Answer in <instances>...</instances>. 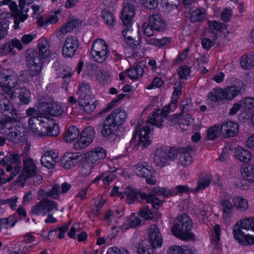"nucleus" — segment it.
Wrapping results in <instances>:
<instances>
[{"mask_svg": "<svg viewBox=\"0 0 254 254\" xmlns=\"http://www.w3.org/2000/svg\"><path fill=\"white\" fill-rule=\"evenodd\" d=\"M108 52V46L105 41L97 40L93 42L90 53L96 62H104L107 58Z\"/></svg>", "mask_w": 254, "mask_h": 254, "instance_id": "nucleus-11", "label": "nucleus"}, {"mask_svg": "<svg viewBox=\"0 0 254 254\" xmlns=\"http://www.w3.org/2000/svg\"><path fill=\"white\" fill-rule=\"evenodd\" d=\"M148 19L150 24L155 30L163 31L165 29L166 23L160 14H153Z\"/></svg>", "mask_w": 254, "mask_h": 254, "instance_id": "nucleus-30", "label": "nucleus"}, {"mask_svg": "<svg viewBox=\"0 0 254 254\" xmlns=\"http://www.w3.org/2000/svg\"><path fill=\"white\" fill-rule=\"evenodd\" d=\"M242 229L251 230L254 232V218H245L237 222L233 229V235L235 239L241 245L247 246L254 245V237L246 234Z\"/></svg>", "mask_w": 254, "mask_h": 254, "instance_id": "nucleus-4", "label": "nucleus"}, {"mask_svg": "<svg viewBox=\"0 0 254 254\" xmlns=\"http://www.w3.org/2000/svg\"><path fill=\"white\" fill-rule=\"evenodd\" d=\"M179 151L180 164L184 167L190 165L192 161L191 156V152L193 151L192 148L190 146L187 147H182L179 149Z\"/></svg>", "mask_w": 254, "mask_h": 254, "instance_id": "nucleus-29", "label": "nucleus"}, {"mask_svg": "<svg viewBox=\"0 0 254 254\" xmlns=\"http://www.w3.org/2000/svg\"><path fill=\"white\" fill-rule=\"evenodd\" d=\"M22 154L16 152H9L4 156V152H0V156L4 157L0 159V165L5 166L6 172H11L13 174L17 175L21 169Z\"/></svg>", "mask_w": 254, "mask_h": 254, "instance_id": "nucleus-7", "label": "nucleus"}, {"mask_svg": "<svg viewBox=\"0 0 254 254\" xmlns=\"http://www.w3.org/2000/svg\"><path fill=\"white\" fill-rule=\"evenodd\" d=\"M181 113L182 114H185L188 112L192 110V104L191 101L189 99H186L181 102Z\"/></svg>", "mask_w": 254, "mask_h": 254, "instance_id": "nucleus-53", "label": "nucleus"}, {"mask_svg": "<svg viewBox=\"0 0 254 254\" xmlns=\"http://www.w3.org/2000/svg\"><path fill=\"white\" fill-rule=\"evenodd\" d=\"M79 157L76 154L65 153L61 159V165L66 169H70L79 162Z\"/></svg>", "mask_w": 254, "mask_h": 254, "instance_id": "nucleus-28", "label": "nucleus"}, {"mask_svg": "<svg viewBox=\"0 0 254 254\" xmlns=\"http://www.w3.org/2000/svg\"><path fill=\"white\" fill-rule=\"evenodd\" d=\"M7 138L11 141L18 143L21 138L25 135V128L19 125L8 128Z\"/></svg>", "mask_w": 254, "mask_h": 254, "instance_id": "nucleus-24", "label": "nucleus"}, {"mask_svg": "<svg viewBox=\"0 0 254 254\" xmlns=\"http://www.w3.org/2000/svg\"><path fill=\"white\" fill-rule=\"evenodd\" d=\"M140 215L145 220L152 219L153 217V214L148 207H143L140 211Z\"/></svg>", "mask_w": 254, "mask_h": 254, "instance_id": "nucleus-63", "label": "nucleus"}, {"mask_svg": "<svg viewBox=\"0 0 254 254\" xmlns=\"http://www.w3.org/2000/svg\"><path fill=\"white\" fill-rule=\"evenodd\" d=\"M91 102H94L93 100H90L88 96H85V95L81 94L79 97L78 99V104L82 107V108H85L87 105L91 103Z\"/></svg>", "mask_w": 254, "mask_h": 254, "instance_id": "nucleus-62", "label": "nucleus"}, {"mask_svg": "<svg viewBox=\"0 0 254 254\" xmlns=\"http://www.w3.org/2000/svg\"><path fill=\"white\" fill-rule=\"evenodd\" d=\"M81 24L82 23L80 20L71 19L56 32V36L59 39L61 40L63 39L64 34L71 32L74 28H79Z\"/></svg>", "mask_w": 254, "mask_h": 254, "instance_id": "nucleus-22", "label": "nucleus"}, {"mask_svg": "<svg viewBox=\"0 0 254 254\" xmlns=\"http://www.w3.org/2000/svg\"><path fill=\"white\" fill-rule=\"evenodd\" d=\"M95 137V131L92 127L85 128L80 133V138L73 144V148L79 150L86 148L93 140Z\"/></svg>", "mask_w": 254, "mask_h": 254, "instance_id": "nucleus-13", "label": "nucleus"}, {"mask_svg": "<svg viewBox=\"0 0 254 254\" xmlns=\"http://www.w3.org/2000/svg\"><path fill=\"white\" fill-rule=\"evenodd\" d=\"M9 8L11 12L12 15L14 17V25L13 28L17 29L19 28V24L20 22H24L28 17L27 14H22L19 9H18L17 6L15 2H9Z\"/></svg>", "mask_w": 254, "mask_h": 254, "instance_id": "nucleus-26", "label": "nucleus"}, {"mask_svg": "<svg viewBox=\"0 0 254 254\" xmlns=\"http://www.w3.org/2000/svg\"><path fill=\"white\" fill-rule=\"evenodd\" d=\"M12 45L8 41L4 45L0 46V55L5 56L12 52Z\"/></svg>", "mask_w": 254, "mask_h": 254, "instance_id": "nucleus-57", "label": "nucleus"}, {"mask_svg": "<svg viewBox=\"0 0 254 254\" xmlns=\"http://www.w3.org/2000/svg\"><path fill=\"white\" fill-rule=\"evenodd\" d=\"M125 193L127 195V202L129 204L134 202L137 199L138 196H139L142 199H145L147 203H150L153 208L157 209L162 204V202L159 198L153 195H148L145 193L140 191L128 190Z\"/></svg>", "mask_w": 254, "mask_h": 254, "instance_id": "nucleus-10", "label": "nucleus"}, {"mask_svg": "<svg viewBox=\"0 0 254 254\" xmlns=\"http://www.w3.org/2000/svg\"><path fill=\"white\" fill-rule=\"evenodd\" d=\"M59 126L54 121L46 116H39L38 127H32V131L40 136H57L59 134Z\"/></svg>", "mask_w": 254, "mask_h": 254, "instance_id": "nucleus-6", "label": "nucleus"}, {"mask_svg": "<svg viewBox=\"0 0 254 254\" xmlns=\"http://www.w3.org/2000/svg\"><path fill=\"white\" fill-rule=\"evenodd\" d=\"M17 84V78L13 72L9 69H3L0 72V86L7 92Z\"/></svg>", "mask_w": 254, "mask_h": 254, "instance_id": "nucleus-14", "label": "nucleus"}, {"mask_svg": "<svg viewBox=\"0 0 254 254\" xmlns=\"http://www.w3.org/2000/svg\"><path fill=\"white\" fill-rule=\"evenodd\" d=\"M241 173L243 178L249 181L254 182V164H249L244 167Z\"/></svg>", "mask_w": 254, "mask_h": 254, "instance_id": "nucleus-39", "label": "nucleus"}, {"mask_svg": "<svg viewBox=\"0 0 254 254\" xmlns=\"http://www.w3.org/2000/svg\"><path fill=\"white\" fill-rule=\"evenodd\" d=\"M38 53L37 52V58L40 61H44L48 59L50 56L49 45L47 41L41 40L38 44Z\"/></svg>", "mask_w": 254, "mask_h": 254, "instance_id": "nucleus-33", "label": "nucleus"}, {"mask_svg": "<svg viewBox=\"0 0 254 254\" xmlns=\"http://www.w3.org/2000/svg\"><path fill=\"white\" fill-rule=\"evenodd\" d=\"M0 112L7 118L6 122H11L13 118L12 116L16 115V110L13 108L9 102L7 97L3 94H0Z\"/></svg>", "mask_w": 254, "mask_h": 254, "instance_id": "nucleus-17", "label": "nucleus"}, {"mask_svg": "<svg viewBox=\"0 0 254 254\" xmlns=\"http://www.w3.org/2000/svg\"><path fill=\"white\" fill-rule=\"evenodd\" d=\"M93 168V164L86 158L82 162L80 174L82 176H88L91 173Z\"/></svg>", "mask_w": 254, "mask_h": 254, "instance_id": "nucleus-45", "label": "nucleus"}, {"mask_svg": "<svg viewBox=\"0 0 254 254\" xmlns=\"http://www.w3.org/2000/svg\"><path fill=\"white\" fill-rule=\"evenodd\" d=\"M238 125L232 121L224 123L220 128L222 134L225 137L235 136L238 132Z\"/></svg>", "mask_w": 254, "mask_h": 254, "instance_id": "nucleus-27", "label": "nucleus"}, {"mask_svg": "<svg viewBox=\"0 0 254 254\" xmlns=\"http://www.w3.org/2000/svg\"><path fill=\"white\" fill-rule=\"evenodd\" d=\"M220 227L219 225H216L213 228V233L211 235V241L212 244L215 246L216 249L220 247L219 241L220 240Z\"/></svg>", "mask_w": 254, "mask_h": 254, "instance_id": "nucleus-42", "label": "nucleus"}, {"mask_svg": "<svg viewBox=\"0 0 254 254\" xmlns=\"http://www.w3.org/2000/svg\"><path fill=\"white\" fill-rule=\"evenodd\" d=\"M60 186L58 184H55L51 190L44 192V195L45 196H49L53 199H57L60 192Z\"/></svg>", "mask_w": 254, "mask_h": 254, "instance_id": "nucleus-48", "label": "nucleus"}, {"mask_svg": "<svg viewBox=\"0 0 254 254\" xmlns=\"http://www.w3.org/2000/svg\"><path fill=\"white\" fill-rule=\"evenodd\" d=\"M91 102H94L93 100H90L88 96H85V95L81 94L79 97L78 99V104L82 107V108H85L87 105L91 103Z\"/></svg>", "mask_w": 254, "mask_h": 254, "instance_id": "nucleus-61", "label": "nucleus"}, {"mask_svg": "<svg viewBox=\"0 0 254 254\" xmlns=\"http://www.w3.org/2000/svg\"><path fill=\"white\" fill-rule=\"evenodd\" d=\"M79 45V41L76 37H67L62 48L63 56L66 58L72 57L75 55Z\"/></svg>", "mask_w": 254, "mask_h": 254, "instance_id": "nucleus-18", "label": "nucleus"}, {"mask_svg": "<svg viewBox=\"0 0 254 254\" xmlns=\"http://www.w3.org/2000/svg\"><path fill=\"white\" fill-rule=\"evenodd\" d=\"M78 88L77 94L79 96L81 94L85 95V96H87V94L89 93L90 86L87 83H81Z\"/></svg>", "mask_w": 254, "mask_h": 254, "instance_id": "nucleus-60", "label": "nucleus"}, {"mask_svg": "<svg viewBox=\"0 0 254 254\" xmlns=\"http://www.w3.org/2000/svg\"><path fill=\"white\" fill-rule=\"evenodd\" d=\"M109 74L103 70H100L96 75L97 80L101 83L105 84L108 82L109 80Z\"/></svg>", "mask_w": 254, "mask_h": 254, "instance_id": "nucleus-55", "label": "nucleus"}, {"mask_svg": "<svg viewBox=\"0 0 254 254\" xmlns=\"http://www.w3.org/2000/svg\"><path fill=\"white\" fill-rule=\"evenodd\" d=\"M26 65L30 76L40 75L43 69V61L37 58V52L32 48L28 49L25 54Z\"/></svg>", "mask_w": 254, "mask_h": 254, "instance_id": "nucleus-8", "label": "nucleus"}, {"mask_svg": "<svg viewBox=\"0 0 254 254\" xmlns=\"http://www.w3.org/2000/svg\"><path fill=\"white\" fill-rule=\"evenodd\" d=\"M142 63L138 64L134 67L128 69L127 71V75L132 80H135L142 76L143 73V68Z\"/></svg>", "mask_w": 254, "mask_h": 254, "instance_id": "nucleus-37", "label": "nucleus"}, {"mask_svg": "<svg viewBox=\"0 0 254 254\" xmlns=\"http://www.w3.org/2000/svg\"><path fill=\"white\" fill-rule=\"evenodd\" d=\"M220 204L222 211V218L226 222L233 216L234 208L245 211L249 207L248 201L246 199L241 196L232 197L231 194L227 192L221 196Z\"/></svg>", "mask_w": 254, "mask_h": 254, "instance_id": "nucleus-1", "label": "nucleus"}, {"mask_svg": "<svg viewBox=\"0 0 254 254\" xmlns=\"http://www.w3.org/2000/svg\"><path fill=\"white\" fill-rule=\"evenodd\" d=\"M119 132V127L106 118L103 123L102 135L109 141L113 142L120 139Z\"/></svg>", "mask_w": 254, "mask_h": 254, "instance_id": "nucleus-12", "label": "nucleus"}, {"mask_svg": "<svg viewBox=\"0 0 254 254\" xmlns=\"http://www.w3.org/2000/svg\"><path fill=\"white\" fill-rule=\"evenodd\" d=\"M127 115L125 110L118 108L112 111L106 118L118 127L122 125L127 120Z\"/></svg>", "mask_w": 254, "mask_h": 254, "instance_id": "nucleus-21", "label": "nucleus"}, {"mask_svg": "<svg viewBox=\"0 0 254 254\" xmlns=\"http://www.w3.org/2000/svg\"><path fill=\"white\" fill-rule=\"evenodd\" d=\"M192 221L188 215H178L174 221L171 232L176 237L185 241H195L194 235L190 232L192 227Z\"/></svg>", "mask_w": 254, "mask_h": 254, "instance_id": "nucleus-3", "label": "nucleus"}, {"mask_svg": "<svg viewBox=\"0 0 254 254\" xmlns=\"http://www.w3.org/2000/svg\"><path fill=\"white\" fill-rule=\"evenodd\" d=\"M86 158L93 164H98L106 156V152L102 148H93L87 152Z\"/></svg>", "mask_w": 254, "mask_h": 254, "instance_id": "nucleus-23", "label": "nucleus"}, {"mask_svg": "<svg viewBox=\"0 0 254 254\" xmlns=\"http://www.w3.org/2000/svg\"><path fill=\"white\" fill-rule=\"evenodd\" d=\"M143 5L149 9H155L158 5V0H143Z\"/></svg>", "mask_w": 254, "mask_h": 254, "instance_id": "nucleus-64", "label": "nucleus"}, {"mask_svg": "<svg viewBox=\"0 0 254 254\" xmlns=\"http://www.w3.org/2000/svg\"><path fill=\"white\" fill-rule=\"evenodd\" d=\"M135 14L134 6L133 1H130L124 4V8L121 12V19L123 24L127 26L122 31L126 43L130 46L137 47L139 45L140 38L138 37L137 40H135L132 37V30L130 29L132 24V19Z\"/></svg>", "mask_w": 254, "mask_h": 254, "instance_id": "nucleus-2", "label": "nucleus"}, {"mask_svg": "<svg viewBox=\"0 0 254 254\" xmlns=\"http://www.w3.org/2000/svg\"><path fill=\"white\" fill-rule=\"evenodd\" d=\"M212 181V178L211 175H206L204 177L198 180L197 187L192 190L194 193L198 192L201 190L205 189L209 186Z\"/></svg>", "mask_w": 254, "mask_h": 254, "instance_id": "nucleus-38", "label": "nucleus"}, {"mask_svg": "<svg viewBox=\"0 0 254 254\" xmlns=\"http://www.w3.org/2000/svg\"><path fill=\"white\" fill-rule=\"evenodd\" d=\"M208 97L213 102H219L225 99L223 92V89L218 88L213 89L208 94Z\"/></svg>", "mask_w": 254, "mask_h": 254, "instance_id": "nucleus-41", "label": "nucleus"}, {"mask_svg": "<svg viewBox=\"0 0 254 254\" xmlns=\"http://www.w3.org/2000/svg\"><path fill=\"white\" fill-rule=\"evenodd\" d=\"M22 161L23 164L22 174L19 178L21 181H25L37 173V168L33 159L29 157H24Z\"/></svg>", "mask_w": 254, "mask_h": 254, "instance_id": "nucleus-16", "label": "nucleus"}, {"mask_svg": "<svg viewBox=\"0 0 254 254\" xmlns=\"http://www.w3.org/2000/svg\"><path fill=\"white\" fill-rule=\"evenodd\" d=\"M193 123V119L190 115L187 113L186 114H180L179 116V125L182 130H188V127Z\"/></svg>", "mask_w": 254, "mask_h": 254, "instance_id": "nucleus-36", "label": "nucleus"}, {"mask_svg": "<svg viewBox=\"0 0 254 254\" xmlns=\"http://www.w3.org/2000/svg\"><path fill=\"white\" fill-rule=\"evenodd\" d=\"M190 72V68L186 65H183L179 68L178 73L180 79L187 80Z\"/></svg>", "mask_w": 254, "mask_h": 254, "instance_id": "nucleus-54", "label": "nucleus"}, {"mask_svg": "<svg viewBox=\"0 0 254 254\" xmlns=\"http://www.w3.org/2000/svg\"><path fill=\"white\" fill-rule=\"evenodd\" d=\"M240 64L244 69H250L254 66V56L253 55L243 56L241 60Z\"/></svg>", "mask_w": 254, "mask_h": 254, "instance_id": "nucleus-44", "label": "nucleus"}, {"mask_svg": "<svg viewBox=\"0 0 254 254\" xmlns=\"http://www.w3.org/2000/svg\"><path fill=\"white\" fill-rule=\"evenodd\" d=\"M149 239H145L138 245V254H152L153 249L162 244V236L157 226L152 225L148 229Z\"/></svg>", "mask_w": 254, "mask_h": 254, "instance_id": "nucleus-5", "label": "nucleus"}, {"mask_svg": "<svg viewBox=\"0 0 254 254\" xmlns=\"http://www.w3.org/2000/svg\"><path fill=\"white\" fill-rule=\"evenodd\" d=\"M55 210H58V204L54 200H50L47 197L43 198L37 202L32 207L31 214L32 215H45L47 213Z\"/></svg>", "mask_w": 254, "mask_h": 254, "instance_id": "nucleus-9", "label": "nucleus"}, {"mask_svg": "<svg viewBox=\"0 0 254 254\" xmlns=\"http://www.w3.org/2000/svg\"><path fill=\"white\" fill-rule=\"evenodd\" d=\"M236 158L240 161L248 163L252 158L251 152L242 147H238L235 151Z\"/></svg>", "mask_w": 254, "mask_h": 254, "instance_id": "nucleus-34", "label": "nucleus"}, {"mask_svg": "<svg viewBox=\"0 0 254 254\" xmlns=\"http://www.w3.org/2000/svg\"><path fill=\"white\" fill-rule=\"evenodd\" d=\"M79 134V130L75 126L70 127L64 133V140L67 142H71L77 139Z\"/></svg>", "mask_w": 254, "mask_h": 254, "instance_id": "nucleus-35", "label": "nucleus"}, {"mask_svg": "<svg viewBox=\"0 0 254 254\" xmlns=\"http://www.w3.org/2000/svg\"><path fill=\"white\" fill-rule=\"evenodd\" d=\"M58 17L56 14H51L46 18L41 17L38 20V21L41 26L46 25L48 23L55 24L58 21Z\"/></svg>", "mask_w": 254, "mask_h": 254, "instance_id": "nucleus-51", "label": "nucleus"}, {"mask_svg": "<svg viewBox=\"0 0 254 254\" xmlns=\"http://www.w3.org/2000/svg\"><path fill=\"white\" fill-rule=\"evenodd\" d=\"M135 173L140 177L146 178V182L150 185H155L156 181L153 178V173L151 167L141 164H137L134 166Z\"/></svg>", "mask_w": 254, "mask_h": 254, "instance_id": "nucleus-20", "label": "nucleus"}, {"mask_svg": "<svg viewBox=\"0 0 254 254\" xmlns=\"http://www.w3.org/2000/svg\"><path fill=\"white\" fill-rule=\"evenodd\" d=\"M168 254H192L190 249H184L181 247L173 246L170 247L168 251Z\"/></svg>", "mask_w": 254, "mask_h": 254, "instance_id": "nucleus-49", "label": "nucleus"}, {"mask_svg": "<svg viewBox=\"0 0 254 254\" xmlns=\"http://www.w3.org/2000/svg\"><path fill=\"white\" fill-rule=\"evenodd\" d=\"M171 105L172 104H170L166 106L161 111L159 110H154L152 115L148 117L149 119L147 121V124L161 128L163 126V118H167L166 116L169 112Z\"/></svg>", "mask_w": 254, "mask_h": 254, "instance_id": "nucleus-19", "label": "nucleus"}, {"mask_svg": "<svg viewBox=\"0 0 254 254\" xmlns=\"http://www.w3.org/2000/svg\"><path fill=\"white\" fill-rule=\"evenodd\" d=\"M210 34L212 35L210 36L213 39V40L208 38H205L201 42L202 46L206 50L210 49L214 45L213 41H215L217 37V34L213 32H210Z\"/></svg>", "mask_w": 254, "mask_h": 254, "instance_id": "nucleus-47", "label": "nucleus"}, {"mask_svg": "<svg viewBox=\"0 0 254 254\" xmlns=\"http://www.w3.org/2000/svg\"><path fill=\"white\" fill-rule=\"evenodd\" d=\"M168 154L166 150L159 148L156 151L154 157V163L159 167H164L168 164Z\"/></svg>", "mask_w": 254, "mask_h": 254, "instance_id": "nucleus-32", "label": "nucleus"}, {"mask_svg": "<svg viewBox=\"0 0 254 254\" xmlns=\"http://www.w3.org/2000/svg\"><path fill=\"white\" fill-rule=\"evenodd\" d=\"M141 220L132 214L130 218L127 220V224L131 228H135L140 225Z\"/></svg>", "mask_w": 254, "mask_h": 254, "instance_id": "nucleus-58", "label": "nucleus"}, {"mask_svg": "<svg viewBox=\"0 0 254 254\" xmlns=\"http://www.w3.org/2000/svg\"><path fill=\"white\" fill-rule=\"evenodd\" d=\"M40 109L45 114L56 117L62 115L64 112L61 106L54 103H42Z\"/></svg>", "mask_w": 254, "mask_h": 254, "instance_id": "nucleus-25", "label": "nucleus"}, {"mask_svg": "<svg viewBox=\"0 0 254 254\" xmlns=\"http://www.w3.org/2000/svg\"><path fill=\"white\" fill-rule=\"evenodd\" d=\"M208 97L213 102H219L225 99L223 92V89L218 88L213 89L208 94Z\"/></svg>", "mask_w": 254, "mask_h": 254, "instance_id": "nucleus-40", "label": "nucleus"}, {"mask_svg": "<svg viewBox=\"0 0 254 254\" xmlns=\"http://www.w3.org/2000/svg\"><path fill=\"white\" fill-rule=\"evenodd\" d=\"M116 178V175L113 173H109L107 174L106 176L105 174L101 175L98 177H97L95 180H94V182L97 181L101 179H102V181L105 184H108L110 182H112Z\"/></svg>", "mask_w": 254, "mask_h": 254, "instance_id": "nucleus-52", "label": "nucleus"}, {"mask_svg": "<svg viewBox=\"0 0 254 254\" xmlns=\"http://www.w3.org/2000/svg\"><path fill=\"white\" fill-rule=\"evenodd\" d=\"M246 91V85L241 80H238L233 85L223 89L224 99L231 100L239 94H243Z\"/></svg>", "mask_w": 254, "mask_h": 254, "instance_id": "nucleus-15", "label": "nucleus"}, {"mask_svg": "<svg viewBox=\"0 0 254 254\" xmlns=\"http://www.w3.org/2000/svg\"><path fill=\"white\" fill-rule=\"evenodd\" d=\"M126 95L124 94H120L118 96H117L113 100H112L110 103L108 104L106 108L102 110V112L104 113L111 110L113 107L117 106V105L121 102L122 100H123Z\"/></svg>", "mask_w": 254, "mask_h": 254, "instance_id": "nucleus-50", "label": "nucleus"}, {"mask_svg": "<svg viewBox=\"0 0 254 254\" xmlns=\"http://www.w3.org/2000/svg\"><path fill=\"white\" fill-rule=\"evenodd\" d=\"M102 17L106 22V24L111 28H113L116 23V20L114 14L107 10H104L102 12Z\"/></svg>", "mask_w": 254, "mask_h": 254, "instance_id": "nucleus-46", "label": "nucleus"}, {"mask_svg": "<svg viewBox=\"0 0 254 254\" xmlns=\"http://www.w3.org/2000/svg\"><path fill=\"white\" fill-rule=\"evenodd\" d=\"M19 97L21 102L24 104H27L29 101L30 92L26 88H21Z\"/></svg>", "mask_w": 254, "mask_h": 254, "instance_id": "nucleus-59", "label": "nucleus"}, {"mask_svg": "<svg viewBox=\"0 0 254 254\" xmlns=\"http://www.w3.org/2000/svg\"><path fill=\"white\" fill-rule=\"evenodd\" d=\"M150 128L147 126L144 127L140 131L137 146L141 147V149H143L148 146L151 143V140L149 136Z\"/></svg>", "mask_w": 254, "mask_h": 254, "instance_id": "nucleus-31", "label": "nucleus"}, {"mask_svg": "<svg viewBox=\"0 0 254 254\" xmlns=\"http://www.w3.org/2000/svg\"><path fill=\"white\" fill-rule=\"evenodd\" d=\"M190 21L192 22H196L203 20L205 18V13L199 9L195 8L190 11Z\"/></svg>", "mask_w": 254, "mask_h": 254, "instance_id": "nucleus-43", "label": "nucleus"}, {"mask_svg": "<svg viewBox=\"0 0 254 254\" xmlns=\"http://www.w3.org/2000/svg\"><path fill=\"white\" fill-rule=\"evenodd\" d=\"M242 105L246 111L250 110L254 108V98H245L242 100Z\"/></svg>", "mask_w": 254, "mask_h": 254, "instance_id": "nucleus-56", "label": "nucleus"}]
</instances>
